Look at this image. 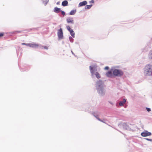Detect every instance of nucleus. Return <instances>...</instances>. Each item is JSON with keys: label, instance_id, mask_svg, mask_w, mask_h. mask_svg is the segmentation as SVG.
Instances as JSON below:
<instances>
[{"label": "nucleus", "instance_id": "f257e3e1", "mask_svg": "<svg viewBox=\"0 0 152 152\" xmlns=\"http://www.w3.org/2000/svg\"><path fill=\"white\" fill-rule=\"evenodd\" d=\"M96 88L97 92L99 96H103L105 94V86L103 82L101 80H99L96 83Z\"/></svg>", "mask_w": 152, "mask_h": 152}, {"label": "nucleus", "instance_id": "f03ea898", "mask_svg": "<svg viewBox=\"0 0 152 152\" xmlns=\"http://www.w3.org/2000/svg\"><path fill=\"white\" fill-rule=\"evenodd\" d=\"M89 69L91 75L93 77L95 75L97 78L100 77V76L99 74L97 71V66L95 65H92L89 66Z\"/></svg>", "mask_w": 152, "mask_h": 152}, {"label": "nucleus", "instance_id": "7ed1b4c3", "mask_svg": "<svg viewBox=\"0 0 152 152\" xmlns=\"http://www.w3.org/2000/svg\"><path fill=\"white\" fill-rule=\"evenodd\" d=\"M144 74L146 76H152V65L148 64L145 66L144 70Z\"/></svg>", "mask_w": 152, "mask_h": 152}, {"label": "nucleus", "instance_id": "20e7f679", "mask_svg": "<svg viewBox=\"0 0 152 152\" xmlns=\"http://www.w3.org/2000/svg\"><path fill=\"white\" fill-rule=\"evenodd\" d=\"M113 73L114 77H121L124 74L123 72L121 69H113Z\"/></svg>", "mask_w": 152, "mask_h": 152}, {"label": "nucleus", "instance_id": "39448f33", "mask_svg": "<svg viewBox=\"0 0 152 152\" xmlns=\"http://www.w3.org/2000/svg\"><path fill=\"white\" fill-rule=\"evenodd\" d=\"M57 35L58 37V38L59 39H63V32L61 28H60V29L58 30L57 32Z\"/></svg>", "mask_w": 152, "mask_h": 152}, {"label": "nucleus", "instance_id": "423d86ee", "mask_svg": "<svg viewBox=\"0 0 152 152\" xmlns=\"http://www.w3.org/2000/svg\"><path fill=\"white\" fill-rule=\"evenodd\" d=\"M106 75L108 77L113 78L114 77L113 73V69L109 71L106 73Z\"/></svg>", "mask_w": 152, "mask_h": 152}, {"label": "nucleus", "instance_id": "0eeeda50", "mask_svg": "<svg viewBox=\"0 0 152 152\" xmlns=\"http://www.w3.org/2000/svg\"><path fill=\"white\" fill-rule=\"evenodd\" d=\"M141 135L144 137H145L148 136H150L151 135V133L148 132V131H145L141 134Z\"/></svg>", "mask_w": 152, "mask_h": 152}, {"label": "nucleus", "instance_id": "6e6552de", "mask_svg": "<svg viewBox=\"0 0 152 152\" xmlns=\"http://www.w3.org/2000/svg\"><path fill=\"white\" fill-rule=\"evenodd\" d=\"M66 21L68 23H71L72 24L74 23V20L72 18H69L66 19Z\"/></svg>", "mask_w": 152, "mask_h": 152}, {"label": "nucleus", "instance_id": "1a4fd4ad", "mask_svg": "<svg viewBox=\"0 0 152 152\" xmlns=\"http://www.w3.org/2000/svg\"><path fill=\"white\" fill-rule=\"evenodd\" d=\"M38 46L39 45L38 44L33 43H30V47L36 48L38 47Z\"/></svg>", "mask_w": 152, "mask_h": 152}, {"label": "nucleus", "instance_id": "9d476101", "mask_svg": "<svg viewBox=\"0 0 152 152\" xmlns=\"http://www.w3.org/2000/svg\"><path fill=\"white\" fill-rule=\"evenodd\" d=\"M87 3V2L86 1H84L83 2H81L79 3V7H81L86 5Z\"/></svg>", "mask_w": 152, "mask_h": 152}, {"label": "nucleus", "instance_id": "9b49d317", "mask_svg": "<svg viewBox=\"0 0 152 152\" xmlns=\"http://www.w3.org/2000/svg\"><path fill=\"white\" fill-rule=\"evenodd\" d=\"M121 125L123 129H127L129 128V126L125 123H122Z\"/></svg>", "mask_w": 152, "mask_h": 152}, {"label": "nucleus", "instance_id": "f8f14e48", "mask_svg": "<svg viewBox=\"0 0 152 152\" xmlns=\"http://www.w3.org/2000/svg\"><path fill=\"white\" fill-rule=\"evenodd\" d=\"M126 101V99H124L122 101H121L119 102V105L121 106H123L124 105V104L125 103Z\"/></svg>", "mask_w": 152, "mask_h": 152}, {"label": "nucleus", "instance_id": "ddd939ff", "mask_svg": "<svg viewBox=\"0 0 152 152\" xmlns=\"http://www.w3.org/2000/svg\"><path fill=\"white\" fill-rule=\"evenodd\" d=\"M61 9L57 7H55L54 9V12L56 13H58L59 11H61Z\"/></svg>", "mask_w": 152, "mask_h": 152}, {"label": "nucleus", "instance_id": "4468645a", "mask_svg": "<svg viewBox=\"0 0 152 152\" xmlns=\"http://www.w3.org/2000/svg\"><path fill=\"white\" fill-rule=\"evenodd\" d=\"M68 4V2L66 1H64L62 2V5L63 6H65L67 5Z\"/></svg>", "mask_w": 152, "mask_h": 152}, {"label": "nucleus", "instance_id": "2eb2a0df", "mask_svg": "<svg viewBox=\"0 0 152 152\" xmlns=\"http://www.w3.org/2000/svg\"><path fill=\"white\" fill-rule=\"evenodd\" d=\"M76 10H72L69 13V15H74L76 12Z\"/></svg>", "mask_w": 152, "mask_h": 152}, {"label": "nucleus", "instance_id": "dca6fc26", "mask_svg": "<svg viewBox=\"0 0 152 152\" xmlns=\"http://www.w3.org/2000/svg\"><path fill=\"white\" fill-rule=\"evenodd\" d=\"M94 115L96 118L98 119L99 121L102 122L104 123H105V122H104V120H101L100 118H99L97 116L95 115L94 114Z\"/></svg>", "mask_w": 152, "mask_h": 152}, {"label": "nucleus", "instance_id": "f3484780", "mask_svg": "<svg viewBox=\"0 0 152 152\" xmlns=\"http://www.w3.org/2000/svg\"><path fill=\"white\" fill-rule=\"evenodd\" d=\"M70 34L72 36V37L74 38L75 37V33L73 30L71 31L70 32Z\"/></svg>", "mask_w": 152, "mask_h": 152}, {"label": "nucleus", "instance_id": "a211bd4d", "mask_svg": "<svg viewBox=\"0 0 152 152\" xmlns=\"http://www.w3.org/2000/svg\"><path fill=\"white\" fill-rule=\"evenodd\" d=\"M49 1V0H43L42 2L43 4L45 5H46L48 3Z\"/></svg>", "mask_w": 152, "mask_h": 152}, {"label": "nucleus", "instance_id": "6ab92c4d", "mask_svg": "<svg viewBox=\"0 0 152 152\" xmlns=\"http://www.w3.org/2000/svg\"><path fill=\"white\" fill-rule=\"evenodd\" d=\"M92 6V5H87L85 7V9H90L91 7Z\"/></svg>", "mask_w": 152, "mask_h": 152}, {"label": "nucleus", "instance_id": "aec40b11", "mask_svg": "<svg viewBox=\"0 0 152 152\" xmlns=\"http://www.w3.org/2000/svg\"><path fill=\"white\" fill-rule=\"evenodd\" d=\"M149 58H152V50L149 52Z\"/></svg>", "mask_w": 152, "mask_h": 152}, {"label": "nucleus", "instance_id": "412c9836", "mask_svg": "<svg viewBox=\"0 0 152 152\" xmlns=\"http://www.w3.org/2000/svg\"><path fill=\"white\" fill-rule=\"evenodd\" d=\"M66 28L67 29V30L69 31V32H70L71 31H72L73 30L70 27L68 26H67L66 27Z\"/></svg>", "mask_w": 152, "mask_h": 152}, {"label": "nucleus", "instance_id": "4be33fe9", "mask_svg": "<svg viewBox=\"0 0 152 152\" xmlns=\"http://www.w3.org/2000/svg\"><path fill=\"white\" fill-rule=\"evenodd\" d=\"M69 40L71 42H73V39L71 37H69Z\"/></svg>", "mask_w": 152, "mask_h": 152}, {"label": "nucleus", "instance_id": "5701e85b", "mask_svg": "<svg viewBox=\"0 0 152 152\" xmlns=\"http://www.w3.org/2000/svg\"><path fill=\"white\" fill-rule=\"evenodd\" d=\"M4 33L3 32L0 33V38L3 37L4 35Z\"/></svg>", "mask_w": 152, "mask_h": 152}, {"label": "nucleus", "instance_id": "b1692460", "mask_svg": "<svg viewBox=\"0 0 152 152\" xmlns=\"http://www.w3.org/2000/svg\"><path fill=\"white\" fill-rule=\"evenodd\" d=\"M144 140H148V141L150 142H152V139H148V138H144Z\"/></svg>", "mask_w": 152, "mask_h": 152}, {"label": "nucleus", "instance_id": "393cba45", "mask_svg": "<svg viewBox=\"0 0 152 152\" xmlns=\"http://www.w3.org/2000/svg\"><path fill=\"white\" fill-rule=\"evenodd\" d=\"M146 110L148 112H150L151 111V109L150 108H148V107H146Z\"/></svg>", "mask_w": 152, "mask_h": 152}, {"label": "nucleus", "instance_id": "a878e982", "mask_svg": "<svg viewBox=\"0 0 152 152\" xmlns=\"http://www.w3.org/2000/svg\"><path fill=\"white\" fill-rule=\"evenodd\" d=\"M61 14H62L63 15H65V12H64V11H61Z\"/></svg>", "mask_w": 152, "mask_h": 152}, {"label": "nucleus", "instance_id": "bb28decb", "mask_svg": "<svg viewBox=\"0 0 152 152\" xmlns=\"http://www.w3.org/2000/svg\"><path fill=\"white\" fill-rule=\"evenodd\" d=\"M108 69H109V67L107 66L105 67L104 68V69L105 70H107Z\"/></svg>", "mask_w": 152, "mask_h": 152}, {"label": "nucleus", "instance_id": "cd10ccee", "mask_svg": "<svg viewBox=\"0 0 152 152\" xmlns=\"http://www.w3.org/2000/svg\"><path fill=\"white\" fill-rule=\"evenodd\" d=\"M30 43L26 44V45L30 47Z\"/></svg>", "mask_w": 152, "mask_h": 152}, {"label": "nucleus", "instance_id": "c85d7f7f", "mask_svg": "<svg viewBox=\"0 0 152 152\" xmlns=\"http://www.w3.org/2000/svg\"><path fill=\"white\" fill-rule=\"evenodd\" d=\"M108 102H109V103L110 104H111V105H113V103L112 102H110V101H109Z\"/></svg>", "mask_w": 152, "mask_h": 152}, {"label": "nucleus", "instance_id": "c756f323", "mask_svg": "<svg viewBox=\"0 0 152 152\" xmlns=\"http://www.w3.org/2000/svg\"><path fill=\"white\" fill-rule=\"evenodd\" d=\"M71 52L72 53V54L73 55H74L75 56H76L75 55V54L73 52V51L72 50L71 51Z\"/></svg>", "mask_w": 152, "mask_h": 152}, {"label": "nucleus", "instance_id": "7c9ffc66", "mask_svg": "<svg viewBox=\"0 0 152 152\" xmlns=\"http://www.w3.org/2000/svg\"><path fill=\"white\" fill-rule=\"evenodd\" d=\"M44 48L45 49H48V47L46 46H44Z\"/></svg>", "mask_w": 152, "mask_h": 152}, {"label": "nucleus", "instance_id": "2f4dec72", "mask_svg": "<svg viewBox=\"0 0 152 152\" xmlns=\"http://www.w3.org/2000/svg\"><path fill=\"white\" fill-rule=\"evenodd\" d=\"M60 4V2H58L57 3V4L58 5H59Z\"/></svg>", "mask_w": 152, "mask_h": 152}, {"label": "nucleus", "instance_id": "473e14b6", "mask_svg": "<svg viewBox=\"0 0 152 152\" xmlns=\"http://www.w3.org/2000/svg\"><path fill=\"white\" fill-rule=\"evenodd\" d=\"M26 43H22L21 44H22V45H26Z\"/></svg>", "mask_w": 152, "mask_h": 152}, {"label": "nucleus", "instance_id": "72a5a7b5", "mask_svg": "<svg viewBox=\"0 0 152 152\" xmlns=\"http://www.w3.org/2000/svg\"><path fill=\"white\" fill-rule=\"evenodd\" d=\"M91 2L92 3H93L94 2V1L93 0H92V1H91Z\"/></svg>", "mask_w": 152, "mask_h": 152}, {"label": "nucleus", "instance_id": "f704fd0d", "mask_svg": "<svg viewBox=\"0 0 152 152\" xmlns=\"http://www.w3.org/2000/svg\"><path fill=\"white\" fill-rule=\"evenodd\" d=\"M0 48H3V47H0Z\"/></svg>", "mask_w": 152, "mask_h": 152}]
</instances>
